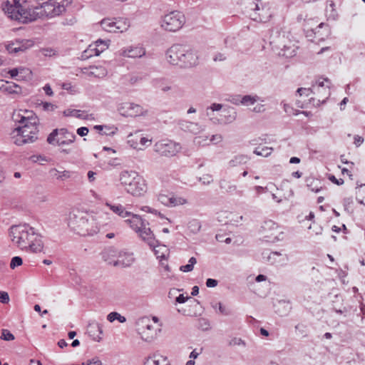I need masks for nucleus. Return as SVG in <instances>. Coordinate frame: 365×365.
Listing matches in <instances>:
<instances>
[{
  "instance_id": "f257e3e1",
  "label": "nucleus",
  "mask_w": 365,
  "mask_h": 365,
  "mask_svg": "<svg viewBox=\"0 0 365 365\" xmlns=\"http://www.w3.org/2000/svg\"><path fill=\"white\" fill-rule=\"evenodd\" d=\"M17 126L11 132V138L19 145L32 143L37 139L39 120L32 110L20 109L14 114Z\"/></svg>"
},
{
  "instance_id": "f03ea898",
  "label": "nucleus",
  "mask_w": 365,
  "mask_h": 365,
  "mask_svg": "<svg viewBox=\"0 0 365 365\" xmlns=\"http://www.w3.org/2000/svg\"><path fill=\"white\" fill-rule=\"evenodd\" d=\"M119 180L126 192L133 196H143L148 190L146 180L136 172L123 171Z\"/></svg>"
},
{
  "instance_id": "7ed1b4c3",
  "label": "nucleus",
  "mask_w": 365,
  "mask_h": 365,
  "mask_svg": "<svg viewBox=\"0 0 365 365\" xmlns=\"http://www.w3.org/2000/svg\"><path fill=\"white\" fill-rule=\"evenodd\" d=\"M25 0H3L2 9L8 16L22 23L34 21L36 16L25 8Z\"/></svg>"
},
{
  "instance_id": "20e7f679",
  "label": "nucleus",
  "mask_w": 365,
  "mask_h": 365,
  "mask_svg": "<svg viewBox=\"0 0 365 365\" xmlns=\"http://www.w3.org/2000/svg\"><path fill=\"white\" fill-rule=\"evenodd\" d=\"M138 331L141 339L145 341L155 339L160 331L161 324L157 317H144L139 321Z\"/></svg>"
},
{
  "instance_id": "39448f33",
  "label": "nucleus",
  "mask_w": 365,
  "mask_h": 365,
  "mask_svg": "<svg viewBox=\"0 0 365 365\" xmlns=\"http://www.w3.org/2000/svg\"><path fill=\"white\" fill-rule=\"evenodd\" d=\"M186 23L185 16L179 11H170L162 16L160 27L168 32H176L180 30Z\"/></svg>"
},
{
  "instance_id": "423d86ee",
  "label": "nucleus",
  "mask_w": 365,
  "mask_h": 365,
  "mask_svg": "<svg viewBox=\"0 0 365 365\" xmlns=\"http://www.w3.org/2000/svg\"><path fill=\"white\" fill-rule=\"evenodd\" d=\"M31 228L26 225H16L10 229V237L12 242L19 248L28 249L29 241L34 234Z\"/></svg>"
},
{
  "instance_id": "0eeeda50",
  "label": "nucleus",
  "mask_w": 365,
  "mask_h": 365,
  "mask_svg": "<svg viewBox=\"0 0 365 365\" xmlns=\"http://www.w3.org/2000/svg\"><path fill=\"white\" fill-rule=\"evenodd\" d=\"M103 259L109 264L118 267L130 266L134 261L132 254L109 249L103 254Z\"/></svg>"
},
{
  "instance_id": "6e6552de",
  "label": "nucleus",
  "mask_w": 365,
  "mask_h": 365,
  "mask_svg": "<svg viewBox=\"0 0 365 365\" xmlns=\"http://www.w3.org/2000/svg\"><path fill=\"white\" fill-rule=\"evenodd\" d=\"M76 135L66 128L54 130L48 137L50 144L58 146H66L74 143Z\"/></svg>"
},
{
  "instance_id": "1a4fd4ad",
  "label": "nucleus",
  "mask_w": 365,
  "mask_h": 365,
  "mask_svg": "<svg viewBox=\"0 0 365 365\" xmlns=\"http://www.w3.org/2000/svg\"><path fill=\"white\" fill-rule=\"evenodd\" d=\"M101 25L103 29L108 32H123L130 26L129 21L125 18H106L101 21Z\"/></svg>"
},
{
  "instance_id": "9d476101",
  "label": "nucleus",
  "mask_w": 365,
  "mask_h": 365,
  "mask_svg": "<svg viewBox=\"0 0 365 365\" xmlns=\"http://www.w3.org/2000/svg\"><path fill=\"white\" fill-rule=\"evenodd\" d=\"M187 47L181 45H174L167 52V59L172 64L182 63L183 56H186Z\"/></svg>"
},
{
  "instance_id": "9b49d317",
  "label": "nucleus",
  "mask_w": 365,
  "mask_h": 365,
  "mask_svg": "<svg viewBox=\"0 0 365 365\" xmlns=\"http://www.w3.org/2000/svg\"><path fill=\"white\" fill-rule=\"evenodd\" d=\"M155 146L157 152L165 156L175 155L180 149L178 144L171 141L167 143H158Z\"/></svg>"
},
{
  "instance_id": "f8f14e48",
  "label": "nucleus",
  "mask_w": 365,
  "mask_h": 365,
  "mask_svg": "<svg viewBox=\"0 0 365 365\" xmlns=\"http://www.w3.org/2000/svg\"><path fill=\"white\" fill-rule=\"evenodd\" d=\"M11 78L17 81H28L32 77V72L25 67L14 68L8 71Z\"/></svg>"
},
{
  "instance_id": "ddd939ff",
  "label": "nucleus",
  "mask_w": 365,
  "mask_h": 365,
  "mask_svg": "<svg viewBox=\"0 0 365 365\" xmlns=\"http://www.w3.org/2000/svg\"><path fill=\"white\" fill-rule=\"evenodd\" d=\"M29 241L28 248L33 252H41L43 250L41 237L34 232Z\"/></svg>"
},
{
  "instance_id": "4468645a",
  "label": "nucleus",
  "mask_w": 365,
  "mask_h": 365,
  "mask_svg": "<svg viewBox=\"0 0 365 365\" xmlns=\"http://www.w3.org/2000/svg\"><path fill=\"white\" fill-rule=\"evenodd\" d=\"M130 142L135 149L143 150L150 144L151 140L142 135H136Z\"/></svg>"
},
{
  "instance_id": "2eb2a0df",
  "label": "nucleus",
  "mask_w": 365,
  "mask_h": 365,
  "mask_svg": "<svg viewBox=\"0 0 365 365\" xmlns=\"http://www.w3.org/2000/svg\"><path fill=\"white\" fill-rule=\"evenodd\" d=\"M145 365H170V364L166 356L157 353L150 356Z\"/></svg>"
},
{
  "instance_id": "dca6fc26",
  "label": "nucleus",
  "mask_w": 365,
  "mask_h": 365,
  "mask_svg": "<svg viewBox=\"0 0 365 365\" xmlns=\"http://www.w3.org/2000/svg\"><path fill=\"white\" fill-rule=\"evenodd\" d=\"M108 48V43L105 41L98 40L89 46L88 50L93 52L95 56H98Z\"/></svg>"
},
{
  "instance_id": "f3484780",
  "label": "nucleus",
  "mask_w": 365,
  "mask_h": 365,
  "mask_svg": "<svg viewBox=\"0 0 365 365\" xmlns=\"http://www.w3.org/2000/svg\"><path fill=\"white\" fill-rule=\"evenodd\" d=\"M139 236L144 240L147 241L150 246L153 245L154 237L152 231L149 227H146L145 225L137 231Z\"/></svg>"
},
{
  "instance_id": "a211bd4d",
  "label": "nucleus",
  "mask_w": 365,
  "mask_h": 365,
  "mask_svg": "<svg viewBox=\"0 0 365 365\" xmlns=\"http://www.w3.org/2000/svg\"><path fill=\"white\" fill-rule=\"evenodd\" d=\"M26 46L22 41H11L6 43V48L10 53H15L26 49Z\"/></svg>"
},
{
  "instance_id": "6ab92c4d",
  "label": "nucleus",
  "mask_w": 365,
  "mask_h": 365,
  "mask_svg": "<svg viewBox=\"0 0 365 365\" xmlns=\"http://www.w3.org/2000/svg\"><path fill=\"white\" fill-rule=\"evenodd\" d=\"M186 56H183L182 63L187 66H193L197 63V55L195 51L187 48Z\"/></svg>"
},
{
  "instance_id": "aec40b11",
  "label": "nucleus",
  "mask_w": 365,
  "mask_h": 365,
  "mask_svg": "<svg viewBox=\"0 0 365 365\" xmlns=\"http://www.w3.org/2000/svg\"><path fill=\"white\" fill-rule=\"evenodd\" d=\"M126 222L135 232L138 231L144 225L142 219L138 215L132 213L131 215L128 217V219L126 220Z\"/></svg>"
},
{
  "instance_id": "412c9836",
  "label": "nucleus",
  "mask_w": 365,
  "mask_h": 365,
  "mask_svg": "<svg viewBox=\"0 0 365 365\" xmlns=\"http://www.w3.org/2000/svg\"><path fill=\"white\" fill-rule=\"evenodd\" d=\"M108 206L113 212L123 218L128 217L131 215V212L127 211L125 207L120 205H110L106 203Z\"/></svg>"
},
{
  "instance_id": "4be33fe9",
  "label": "nucleus",
  "mask_w": 365,
  "mask_h": 365,
  "mask_svg": "<svg viewBox=\"0 0 365 365\" xmlns=\"http://www.w3.org/2000/svg\"><path fill=\"white\" fill-rule=\"evenodd\" d=\"M161 202L166 205L176 206L185 203V200L182 197H171L168 198L166 196H160Z\"/></svg>"
},
{
  "instance_id": "5701e85b",
  "label": "nucleus",
  "mask_w": 365,
  "mask_h": 365,
  "mask_svg": "<svg viewBox=\"0 0 365 365\" xmlns=\"http://www.w3.org/2000/svg\"><path fill=\"white\" fill-rule=\"evenodd\" d=\"M154 252L157 257L161 259L167 258L169 255L168 248L163 245L154 246Z\"/></svg>"
},
{
  "instance_id": "b1692460",
  "label": "nucleus",
  "mask_w": 365,
  "mask_h": 365,
  "mask_svg": "<svg viewBox=\"0 0 365 365\" xmlns=\"http://www.w3.org/2000/svg\"><path fill=\"white\" fill-rule=\"evenodd\" d=\"M145 52L142 48L135 47L134 48H130L128 50H125L123 52V55L125 56L130 57V58H138L144 55Z\"/></svg>"
},
{
  "instance_id": "393cba45",
  "label": "nucleus",
  "mask_w": 365,
  "mask_h": 365,
  "mask_svg": "<svg viewBox=\"0 0 365 365\" xmlns=\"http://www.w3.org/2000/svg\"><path fill=\"white\" fill-rule=\"evenodd\" d=\"M5 92L9 94H19L21 93V88L16 83L8 81Z\"/></svg>"
},
{
  "instance_id": "a878e982",
  "label": "nucleus",
  "mask_w": 365,
  "mask_h": 365,
  "mask_svg": "<svg viewBox=\"0 0 365 365\" xmlns=\"http://www.w3.org/2000/svg\"><path fill=\"white\" fill-rule=\"evenodd\" d=\"M89 75L97 78H103L106 75V70L103 67H93L89 71Z\"/></svg>"
},
{
  "instance_id": "bb28decb",
  "label": "nucleus",
  "mask_w": 365,
  "mask_h": 365,
  "mask_svg": "<svg viewBox=\"0 0 365 365\" xmlns=\"http://www.w3.org/2000/svg\"><path fill=\"white\" fill-rule=\"evenodd\" d=\"M107 319L110 322H113L115 320H118L120 322L123 323L126 321L125 317L121 316L118 312H110L108 315Z\"/></svg>"
},
{
  "instance_id": "cd10ccee",
  "label": "nucleus",
  "mask_w": 365,
  "mask_h": 365,
  "mask_svg": "<svg viewBox=\"0 0 365 365\" xmlns=\"http://www.w3.org/2000/svg\"><path fill=\"white\" fill-rule=\"evenodd\" d=\"M0 339L4 341H14L15 339L14 335L8 329H4L1 330Z\"/></svg>"
},
{
  "instance_id": "c85d7f7f",
  "label": "nucleus",
  "mask_w": 365,
  "mask_h": 365,
  "mask_svg": "<svg viewBox=\"0 0 365 365\" xmlns=\"http://www.w3.org/2000/svg\"><path fill=\"white\" fill-rule=\"evenodd\" d=\"M196 264V259L191 257L189 259V263L186 265L181 266L180 269L183 272H188L193 269L194 265Z\"/></svg>"
},
{
  "instance_id": "c756f323",
  "label": "nucleus",
  "mask_w": 365,
  "mask_h": 365,
  "mask_svg": "<svg viewBox=\"0 0 365 365\" xmlns=\"http://www.w3.org/2000/svg\"><path fill=\"white\" fill-rule=\"evenodd\" d=\"M272 149L267 147L265 148H258L255 150V153L258 155H262L264 157H267L271 154Z\"/></svg>"
},
{
  "instance_id": "7c9ffc66",
  "label": "nucleus",
  "mask_w": 365,
  "mask_h": 365,
  "mask_svg": "<svg viewBox=\"0 0 365 365\" xmlns=\"http://www.w3.org/2000/svg\"><path fill=\"white\" fill-rule=\"evenodd\" d=\"M23 261L20 257H14L10 263V267L14 269L17 267H19L22 264Z\"/></svg>"
},
{
  "instance_id": "2f4dec72",
  "label": "nucleus",
  "mask_w": 365,
  "mask_h": 365,
  "mask_svg": "<svg viewBox=\"0 0 365 365\" xmlns=\"http://www.w3.org/2000/svg\"><path fill=\"white\" fill-rule=\"evenodd\" d=\"M54 177L58 180H64L70 177V173L68 171H56Z\"/></svg>"
},
{
  "instance_id": "473e14b6",
  "label": "nucleus",
  "mask_w": 365,
  "mask_h": 365,
  "mask_svg": "<svg viewBox=\"0 0 365 365\" xmlns=\"http://www.w3.org/2000/svg\"><path fill=\"white\" fill-rule=\"evenodd\" d=\"M257 100L253 97L251 96H245L241 103L245 106H250L255 104Z\"/></svg>"
},
{
  "instance_id": "72a5a7b5",
  "label": "nucleus",
  "mask_w": 365,
  "mask_h": 365,
  "mask_svg": "<svg viewBox=\"0 0 365 365\" xmlns=\"http://www.w3.org/2000/svg\"><path fill=\"white\" fill-rule=\"evenodd\" d=\"M40 106L42 109L46 111H53L56 108V106L53 104L48 102L41 103Z\"/></svg>"
},
{
  "instance_id": "f704fd0d",
  "label": "nucleus",
  "mask_w": 365,
  "mask_h": 365,
  "mask_svg": "<svg viewBox=\"0 0 365 365\" xmlns=\"http://www.w3.org/2000/svg\"><path fill=\"white\" fill-rule=\"evenodd\" d=\"M80 111L77 110H66L63 112V115L65 116H76V117H81V115L79 114Z\"/></svg>"
},
{
  "instance_id": "c9c22d12",
  "label": "nucleus",
  "mask_w": 365,
  "mask_h": 365,
  "mask_svg": "<svg viewBox=\"0 0 365 365\" xmlns=\"http://www.w3.org/2000/svg\"><path fill=\"white\" fill-rule=\"evenodd\" d=\"M86 365H103V363L98 358L94 357L86 361Z\"/></svg>"
},
{
  "instance_id": "e433bc0d",
  "label": "nucleus",
  "mask_w": 365,
  "mask_h": 365,
  "mask_svg": "<svg viewBox=\"0 0 365 365\" xmlns=\"http://www.w3.org/2000/svg\"><path fill=\"white\" fill-rule=\"evenodd\" d=\"M88 133V128L87 127H81L77 129V134L81 137L87 135Z\"/></svg>"
},
{
  "instance_id": "4c0bfd02",
  "label": "nucleus",
  "mask_w": 365,
  "mask_h": 365,
  "mask_svg": "<svg viewBox=\"0 0 365 365\" xmlns=\"http://www.w3.org/2000/svg\"><path fill=\"white\" fill-rule=\"evenodd\" d=\"M0 301L2 303H7L9 301V297L7 292H0Z\"/></svg>"
},
{
  "instance_id": "58836bf2",
  "label": "nucleus",
  "mask_w": 365,
  "mask_h": 365,
  "mask_svg": "<svg viewBox=\"0 0 365 365\" xmlns=\"http://www.w3.org/2000/svg\"><path fill=\"white\" fill-rule=\"evenodd\" d=\"M329 180L337 185H341L344 184V180L342 179H336L334 175H330L329 177Z\"/></svg>"
},
{
  "instance_id": "ea45409f",
  "label": "nucleus",
  "mask_w": 365,
  "mask_h": 365,
  "mask_svg": "<svg viewBox=\"0 0 365 365\" xmlns=\"http://www.w3.org/2000/svg\"><path fill=\"white\" fill-rule=\"evenodd\" d=\"M44 92L46 93V95L49 96H53V91H52V89L51 88V86L47 84V85H45L43 88Z\"/></svg>"
},
{
  "instance_id": "a19ab883",
  "label": "nucleus",
  "mask_w": 365,
  "mask_h": 365,
  "mask_svg": "<svg viewBox=\"0 0 365 365\" xmlns=\"http://www.w3.org/2000/svg\"><path fill=\"white\" fill-rule=\"evenodd\" d=\"M217 281L213 279H208L206 282V285L208 287H215V286H217Z\"/></svg>"
},
{
  "instance_id": "79ce46f5",
  "label": "nucleus",
  "mask_w": 365,
  "mask_h": 365,
  "mask_svg": "<svg viewBox=\"0 0 365 365\" xmlns=\"http://www.w3.org/2000/svg\"><path fill=\"white\" fill-rule=\"evenodd\" d=\"M329 85H330L329 81L325 78L322 79V81H319V82H318V86H321V87L326 86L327 88H329Z\"/></svg>"
},
{
  "instance_id": "37998d69",
  "label": "nucleus",
  "mask_w": 365,
  "mask_h": 365,
  "mask_svg": "<svg viewBox=\"0 0 365 365\" xmlns=\"http://www.w3.org/2000/svg\"><path fill=\"white\" fill-rule=\"evenodd\" d=\"M91 223L95 224V226L93 227H92L91 229H88V228L86 229L87 232L89 234L96 233L98 230V227L96 223H95L93 220H92Z\"/></svg>"
},
{
  "instance_id": "c03bdc74",
  "label": "nucleus",
  "mask_w": 365,
  "mask_h": 365,
  "mask_svg": "<svg viewBox=\"0 0 365 365\" xmlns=\"http://www.w3.org/2000/svg\"><path fill=\"white\" fill-rule=\"evenodd\" d=\"M187 298L185 297L183 294H180L177 299L176 301L178 303H184L187 301Z\"/></svg>"
},
{
  "instance_id": "a18cd8bd",
  "label": "nucleus",
  "mask_w": 365,
  "mask_h": 365,
  "mask_svg": "<svg viewBox=\"0 0 365 365\" xmlns=\"http://www.w3.org/2000/svg\"><path fill=\"white\" fill-rule=\"evenodd\" d=\"M257 103V105L256 106L253 108V110L254 111H256V112H260L262 111L263 109V106L259 103L258 102V101L256 102Z\"/></svg>"
},
{
  "instance_id": "49530a36",
  "label": "nucleus",
  "mask_w": 365,
  "mask_h": 365,
  "mask_svg": "<svg viewBox=\"0 0 365 365\" xmlns=\"http://www.w3.org/2000/svg\"><path fill=\"white\" fill-rule=\"evenodd\" d=\"M7 82L8 81L4 80H0V91L5 92Z\"/></svg>"
},
{
  "instance_id": "de8ad7c7",
  "label": "nucleus",
  "mask_w": 365,
  "mask_h": 365,
  "mask_svg": "<svg viewBox=\"0 0 365 365\" xmlns=\"http://www.w3.org/2000/svg\"><path fill=\"white\" fill-rule=\"evenodd\" d=\"M58 345L60 348L63 349L67 346L68 344L64 339H61L58 341Z\"/></svg>"
},
{
  "instance_id": "09e8293b",
  "label": "nucleus",
  "mask_w": 365,
  "mask_h": 365,
  "mask_svg": "<svg viewBox=\"0 0 365 365\" xmlns=\"http://www.w3.org/2000/svg\"><path fill=\"white\" fill-rule=\"evenodd\" d=\"M299 162H300L299 158H298L297 157H292L289 160L290 163H299Z\"/></svg>"
},
{
  "instance_id": "8fccbe9b",
  "label": "nucleus",
  "mask_w": 365,
  "mask_h": 365,
  "mask_svg": "<svg viewBox=\"0 0 365 365\" xmlns=\"http://www.w3.org/2000/svg\"><path fill=\"white\" fill-rule=\"evenodd\" d=\"M199 293V288L197 286L193 287L192 291V295L195 296Z\"/></svg>"
},
{
  "instance_id": "3c124183",
  "label": "nucleus",
  "mask_w": 365,
  "mask_h": 365,
  "mask_svg": "<svg viewBox=\"0 0 365 365\" xmlns=\"http://www.w3.org/2000/svg\"><path fill=\"white\" fill-rule=\"evenodd\" d=\"M363 142V138L359 137V136H357L355 138V143L357 145H359L361 143Z\"/></svg>"
},
{
  "instance_id": "603ef678",
  "label": "nucleus",
  "mask_w": 365,
  "mask_h": 365,
  "mask_svg": "<svg viewBox=\"0 0 365 365\" xmlns=\"http://www.w3.org/2000/svg\"><path fill=\"white\" fill-rule=\"evenodd\" d=\"M221 108V105L220 104H213L212 106H211V109L212 110H218Z\"/></svg>"
},
{
  "instance_id": "864d4df0",
  "label": "nucleus",
  "mask_w": 365,
  "mask_h": 365,
  "mask_svg": "<svg viewBox=\"0 0 365 365\" xmlns=\"http://www.w3.org/2000/svg\"><path fill=\"white\" fill-rule=\"evenodd\" d=\"M198 355H199V353L197 352L195 350H194L191 352L190 357L192 358V359H195L197 357Z\"/></svg>"
},
{
  "instance_id": "5fc2aeb1",
  "label": "nucleus",
  "mask_w": 365,
  "mask_h": 365,
  "mask_svg": "<svg viewBox=\"0 0 365 365\" xmlns=\"http://www.w3.org/2000/svg\"><path fill=\"white\" fill-rule=\"evenodd\" d=\"M265 279V277L264 275L259 274L257 277L256 280L257 282H261Z\"/></svg>"
},
{
  "instance_id": "6e6d98bb",
  "label": "nucleus",
  "mask_w": 365,
  "mask_h": 365,
  "mask_svg": "<svg viewBox=\"0 0 365 365\" xmlns=\"http://www.w3.org/2000/svg\"><path fill=\"white\" fill-rule=\"evenodd\" d=\"M79 344H80L79 341H78V339H75V340L72 342L71 345H72V346L76 347V346H78V345H79Z\"/></svg>"
},
{
  "instance_id": "4d7b16f0",
  "label": "nucleus",
  "mask_w": 365,
  "mask_h": 365,
  "mask_svg": "<svg viewBox=\"0 0 365 365\" xmlns=\"http://www.w3.org/2000/svg\"><path fill=\"white\" fill-rule=\"evenodd\" d=\"M88 176L90 180H93L94 179V173H93L91 171L88 172Z\"/></svg>"
},
{
  "instance_id": "13d9d810",
  "label": "nucleus",
  "mask_w": 365,
  "mask_h": 365,
  "mask_svg": "<svg viewBox=\"0 0 365 365\" xmlns=\"http://www.w3.org/2000/svg\"><path fill=\"white\" fill-rule=\"evenodd\" d=\"M123 114L124 115H128V116H133V115H134V113H133L132 112H130V111L123 112Z\"/></svg>"
},
{
  "instance_id": "bf43d9fd",
  "label": "nucleus",
  "mask_w": 365,
  "mask_h": 365,
  "mask_svg": "<svg viewBox=\"0 0 365 365\" xmlns=\"http://www.w3.org/2000/svg\"><path fill=\"white\" fill-rule=\"evenodd\" d=\"M76 332H75V331H70V332L68 333V337H69L70 339H73V338H74V336H76Z\"/></svg>"
},
{
  "instance_id": "052dcab7",
  "label": "nucleus",
  "mask_w": 365,
  "mask_h": 365,
  "mask_svg": "<svg viewBox=\"0 0 365 365\" xmlns=\"http://www.w3.org/2000/svg\"><path fill=\"white\" fill-rule=\"evenodd\" d=\"M34 310L37 312H41V307L38 304L34 306Z\"/></svg>"
},
{
  "instance_id": "680f3d73",
  "label": "nucleus",
  "mask_w": 365,
  "mask_h": 365,
  "mask_svg": "<svg viewBox=\"0 0 365 365\" xmlns=\"http://www.w3.org/2000/svg\"><path fill=\"white\" fill-rule=\"evenodd\" d=\"M347 101H348L347 98H344L342 100V101L341 102V106H345V105H346V103H347Z\"/></svg>"
},
{
  "instance_id": "e2e57ef3",
  "label": "nucleus",
  "mask_w": 365,
  "mask_h": 365,
  "mask_svg": "<svg viewBox=\"0 0 365 365\" xmlns=\"http://www.w3.org/2000/svg\"><path fill=\"white\" fill-rule=\"evenodd\" d=\"M103 125H95L94 128L96 130L101 131L103 130Z\"/></svg>"
},
{
  "instance_id": "0e129e2a",
  "label": "nucleus",
  "mask_w": 365,
  "mask_h": 365,
  "mask_svg": "<svg viewBox=\"0 0 365 365\" xmlns=\"http://www.w3.org/2000/svg\"><path fill=\"white\" fill-rule=\"evenodd\" d=\"M261 333H262L263 335H264V336H267V335H268V332H267V331H266L265 329H261Z\"/></svg>"
},
{
  "instance_id": "69168bd1",
  "label": "nucleus",
  "mask_w": 365,
  "mask_h": 365,
  "mask_svg": "<svg viewBox=\"0 0 365 365\" xmlns=\"http://www.w3.org/2000/svg\"><path fill=\"white\" fill-rule=\"evenodd\" d=\"M186 365H195V361L193 360H190L187 362Z\"/></svg>"
},
{
  "instance_id": "338daca9",
  "label": "nucleus",
  "mask_w": 365,
  "mask_h": 365,
  "mask_svg": "<svg viewBox=\"0 0 365 365\" xmlns=\"http://www.w3.org/2000/svg\"><path fill=\"white\" fill-rule=\"evenodd\" d=\"M342 173H347L349 176H351V175L349 173V170L347 169H346V168H344L342 170Z\"/></svg>"
},
{
  "instance_id": "774afa93",
  "label": "nucleus",
  "mask_w": 365,
  "mask_h": 365,
  "mask_svg": "<svg viewBox=\"0 0 365 365\" xmlns=\"http://www.w3.org/2000/svg\"><path fill=\"white\" fill-rule=\"evenodd\" d=\"M30 365H41V363L39 361H38L36 362L32 361Z\"/></svg>"
}]
</instances>
